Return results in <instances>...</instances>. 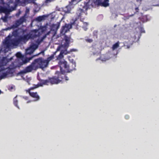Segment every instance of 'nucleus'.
<instances>
[{
	"mask_svg": "<svg viewBox=\"0 0 159 159\" xmlns=\"http://www.w3.org/2000/svg\"><path fill=\"white\" fill-rule=\"evenodd\" d=\"M1 1H2L3 0H1ZM19 1H20V0H16V2H19Z\"/></svg>",
	"mask_w": 159,
	"mask_h": 159,
	"instance_id": "obj_35",
	"label": "nucleus"
},
{
	"mask_svg": "<svg viewBox=\"0 0 159 159\" xmlns=\"http://www.w3.org/2000/svg\"><path fill=\"white\" fill-rule=\"evenodd\" d=\"M86 42L90 43L93 42V40L92 39H86Z\"/></svg>",
	"mask_w": 159,
	"mask_h": 159,
	"instance_id": "obj_25",
	"label": "nucleus"
},
{
	"mask_svg": "<svg viewBox=\"0 0 159 159\" xmlns=\"http://www.w3.org/2000/svg\"><path fill=\"white\" fill-rule=\"evenodd\" d=\"M16 56L17 57L21 58L22 57L21 54L20 52H17L16 54Z\"/></svg>",
	"mask_w": 159,
	"mask_h": 159,
	"instance_id": "obj_21",
	"label": "nucleus"
},
{
	"mask_svg": "<svg viewBox=\"0 0 159 159\" xmlns=\"http://www.w3.org/2000/svg\"><path fill=\"white\" fill-rule=\"evenodd\" d=\"M31 80V78H29V79L27 80V83H29V84H30V83H29V81Z\"/></svg>",
	"mask_w": 159,
	"mask_h": 159,
	"instance_id": "obj_31",
	"label": "nucleus"
},
{
	"mask_svg": "<svg viewBox=\"0 0 159 159\" xmlns=\"http://www.w3.org/2000/svg\"><path fill=\"white\" fill-rule=\"evenodd\" d=\"M55 53L54 55H52L50 57L48 58L47 60H46V61L48 62V63L49 62L53 59L54 58V55L55 54Z\"/></svg>",
	"mask_w": 159,
	"mask_h": 159,
	"instance_id": "obj_19",
	"label": "nucleus"
},
{
	"mask_svg": "<svg viewBox=\"0 0 159 159\" xmlns=\"http://www.w3.org/2000/svg\"><path fill=\"white\" fill-rule=\"evenodd\" d=\"M64 73H61L59 72H57L56 75H57V76H55L54 77L49 78L48 80H43L42 81L40 85L42 86L44 84L48 85L49 84H57L59 83L61 80L65 78L66 80H69V79L67 77L65 76L64 74Z\"/></svg>",
	"mask_w": 159,
	"mask_h": 159,
	"instance_id": "obj_3",
	"label": "nucleus"
},
{
	"mask_svg": "<svg viewBox=\"0 0 159 159\" xmlns=\"http://www.w3.org/2000/svg\"><path fill=\"white\" fill-rule=\"evenodd\" d=\"M23 98L26 100L28 99V98L26 96L23 97Z\"/></svg>",
	"mask_w": 159,
	"mask_h": 159,
	"instance_id": "obj_27",
	"label": "nucleus"
},
{
	"mask_svg": "<svg viewBox=\"0 0 159 159\" xmlns=\"http://www.w3.org/2000/svg\"><path fill=\"white\" fill-rule=\"evenodd\" d=\"M143 18H144V20H142L143 21L145 22H146L148 21V19H147V16H144Z\"/></svg>",
	"mask_w": 159,
	"mask_h": 159,
	"instance_id": "obj_24",
	"label": "nucleus"
},
{
	"mask_svg": "<svg viewBox=\"0 0 159 159\" xmlns=\"http://www.w3.org/2000/svg\"><path fill=\"white\" fill-rule=\"evenodd\" d=\"M59 25L58 23L52 25L51 26V30L48 32L44 36L46 35V37L48 35L52 34V39L55 36L56 31L59 28Z\"/></svg>",
	"mask_w": 159,
	"mask_h": 159,
	"instance_id": "obj_12",
	"label": "nucleus"
},
{
	"mask_svg": "<svg viewBox=\"0 0 159 159\" xmlns=\"http://www.w3.org/2000/svg\"><path fill=\"white\" fill-rule=\"evenodd\" d=\"M108 55V54H107L105 56H104V55L102 56L101 57L100 59L102 61H106V60L109 59L111 57H112L111 56V57H107Z\"/></svg>",
	"mask_w": 159,
	"mask_h": 159,
	"instance_id": "obj_16",
	"label": "nucleus"
},
{
	"mask_svg": "<svg viewBox=\"0 0 159 159\" xmlns=\"http://www.w3.org/2000/svg\"><path fill=\"white\" fill-rule=\"evenodd\" d=\"M29 11V9H27L26 11V12L27 13Z\"/></svg>",
	"mask_w": 159,
	"mask_h": 159,
	"instance_id": "obj_32",
	"label": "nucleus"
},
{
	"mask_svg": "<svg viewBox=\"0 0 159 159\" xmlns=\"http://www.w3.org/2000/svg\"><path fill=\"white\" fill-rule=\"evenodd\" d=\"M119 46V42L114 44L112 47V50H114L117 48Z\"/></svg>",
	"mask_w": 159,
	"mask_h": 159,
	"instance_id": "obj_18",
	"label": "nucleus"
},
{
	"mask_svg": "<svg viewBox=\"0 0 159 159\" xmlns=\"http://www.w3.org/2000/svg\"><path fill=\"white\" fill-rule=\"evenodd\" d=\"M43 19V17L42 16H39L37 18L36 20L38 21H40Z\"/></svg>",
	"mask_w": 159,
	"mask_h": 159,
	"instance_id": "obj_22",
	"label": "nucleus"
},
{
	"mask_svg": "<svg viewBox=\"0 0 159 159\" xmlns=\"http://www.w3.org/2000/svg\"><path fill=\"white\" fill-rule=\"evenodd\" d=\"M32 102V101H31V100H29V101H28L27 102V103H29V102Z\"/></svg>",
	"mask_w": 159,
	"mask_h": 159,
	"instance_id": "obj_34",
	"label": "nucleus"
},
{
	"mask_svg": "<svg viewBox=\"0 0 159 159\" xmlns=\"http://www.w3.org/2000/svg\"><path fill=\"white\" fill-rule=\"evenodd\" d=\"M109 0H96L95 3L98 5L104 7H107L109 6Z\"/></svg>",
	"mask_w": 159,
	"mask_h": 159,
	"instance_id": "obj_14",
	"label": "nucleus"
},
{
	"mask_svg": "<svg viewBox=\"0 0 159 159\" xmlns=\"http://www.w3.org/2000/svg\"><path fill=\"white\" fill-rule=\"evenodd\" d=\"M46 37V35L43 36V38H39L36 41L32 42L30 47L26 50V54H32L38 48L39 45Z\"/></svg>",
	"mask_w": 159,
	"mask_h": 159,
	"instance_id": "obj_6",
	"label": "nucleus"
},
{
	"mask_svg": "<svg viewBox=\"0 0 159 159\" xmlns=\"http://www.w3.org/2000/svg\"><path fill=\"white\" fill-rule=\"evenodd\" d=\"M129 17H130L129 16ZM129 18V17H128V18Z\"/></svg>",
	"mask_w": 159,
	"mask_h": 159,
	"instance_id": "obj_37",
	"label": "nucleus"
},
{
	"mask_svg": "<svg viewBox=\"0 0 159 159\" xmlns=\"http://www.w3.org/2000/svg\"><path fill=\"white\" fill-rule=\"evenodd\" d=\"M37 69V66L35 64L34 61L30 66L27 67L23 71L24 73H26L31 72L33 70H36Z\"/></svg>",
	"mask_w": 159,
	"mask_h": 159,
	"instance_id": "obj_13",
	"label": "nucleus"
},
{
	"mask_svg": "<svg viewBox=\"0 0 159 159\" xmlns=\"http://www.w3.org/2000/svg\"><path fill=\"white\" fill-rule=\"evenodd\" d=\"M17 96H16L14 99V103L15 105L17 107V108H19L17 106V102L18 100L16 99V97Z\"/></svg>",
	"mask_w": 159,
	"mask_h": 159,
	"instance_id": "obj_20",
	"label": "nucleus"
},
{
	"mask_svg": "<svg viewBox=\"0 0 159 159\" xmlns=\"http://www.w3.org/2000/svg\"><path fill=\"white\" fill-rule=\"evenodd\" d=\"M16 7V6H15L14 7H11V8L8 7V8L6 7H2L0 11L1 12L4 13L5 14V16L4 17H2L1 19L3 20V21L6 22L7 21V15L9 14L10 12H11L15 10Z\"/></svg>",
	"mask_w": 159,
	"mask_h": 159,
	"instance_id": "obj_10",
	"label": "nucleus"
},
{
	"mask_svg": "<svg viewBox=\"0 0 159 159\" xmlns=\"http://www.w3.org/2000/svg\"><path fill=\"white\" fill-rule=\"evenodd\" d=\"M25 20V17L23 16L21 17L19 20H17L15 22V23L5 29H2L0 31V35H2V33H3L4 31H7L11 30V29H14L17 28L18 26L22 24Z\"/></svg>",
	"mask_w": 159,
	"mask_h": 159,
	"instance_id": "obj_8",
	"label": "nucleus"
},
{
	"mask_svg": "<svg viewBox=\"0 0 159 159\" xmlns=\"http://www.w3.org/2000/svg\"><path fill=\"white\" fill-rule=\"evenodd\" d=\"M13 57L8 58L7 57H0V80L9 77H11L14 72V69L16 66L12 64V66L11 65L7 67V65L11 60Z\"/></svg>",
	"mask_w": 159,
	"mask_h": 159,
	"instance_id": "obj_2",
	"label": "nucleus"
},
{
	"mask_svg": "<svg viewBox=\"0 0 159 159\" xmlns=\"http://www.w3.org/2000/svg\"><path fill=\"white\" fill-rule=\"evenodd\" d=\"M59 64L60 66L61 73L70 72L74 69L73 68H71L67 64V62L64 60L60 61Z\"/></svg>",
	"mask_w": 159,
	"mask_h": 159,
	"instance_id": "obj_7",
	"label": "nucleus"
},
{
	"mask_svg": "<svg viewBox=\"0 0 159 159\" xmlns=\"http://www.w3.org/2000/svg\"><path fill=\"white\" fill-rule=\"evenodd\" d=\"M134 15L133 14H132L130 15L129 16H133Z\"/></svg>",
	"mask_w": 159,
	"mask_h": 159,
	"instance_id": "obj_36",
	"label": "nucleus"
},
{
	"mask_svg": "<svg viewBox=\"0 0 159 159\" xmlns=\"http://www.w3.org/2000/svg\"><path fill=\"white\" fill-rule=\"evenodd\" d=\"M34 61L35 64L37 65V69L39 67L43 69L47 67L48 66V62L46 61V60L42 58L36 59Z\"/></svg>",
	"mask_w": 159,
	"mask_h": 159,
	"instance_id": "obj_9",
	"label": "nucleus"
},
{
	"mask_svg": "<svg viewBox=\"0 0 159 159\" xmlns=\"http://www.w3.org/2000/svg\"><path fill=\"white\" fill-rule=\"evenodd\" d=\"M43 80H42L41 81V82L39 84H38V85H36V86L34 87H33L30 88V89H29L28 90H26V92H28L29 93L30 95V96L34 98H35L34 100V101H36L38 100H39V96L37 94V93L36 92L34 93V92H32L30 91V90L31 89H34L35 88H37L39 86H43V85H45L44 84L42 86L40 85V84H41V83L42 82V81Z\"/></svg>",
	"mask_w": 159,
	"mask_h": 159,
	"instance_id": "obj_11",
	"label": "nucleus"
},
{
	"mask_svg": "<svg viewBox=\"0 0 159 159\" xmlns=\"http://www.w3.org/2000/svg\"><path fill=\"white\" fill-rule=\"evenodd\" d=\"M77 51V50L76 49H71L70 50V52H72L73 51L75 52V51Z\"/></svg>",
	"mask_w": 159,
	"mask_h": 159,
	"instance_id": "obj_30",
	"label": "nucleus"
},
{
	"mask_svg": "<svg viewBox=\"0 0 159 159\" xmlns=\"http://www.w3.org/2000/svg\"><path fill=\"white\" fill-rule=\"evenodd\" d=\"M143 0H136V2L139 3V5L141 4V2Z\"/></svg>",
	"mask_w": 159,
	"mask_h": 159,
	"instance_id": "obj_26",
	"label": "nucleus"
},
{
	"mask_svg": "<svg viewBox=\"0 0 159 159\" xmlns=\"http://www.w3.org/2000/svg\"><path fill=\"white\" fill-rule=\"evenodd\" d=\"M135 10H136L137 11H138V10H139V8L138 7H136L135 8Z\"/></svg>",
	"mask_w": 159,
	"mask_h": 159,
	"instance_id": "obj_33",
	"label": "nucleus"
},
{
	"mask_svg": "<svg viewBox=\"0 0 159 159\" xmlns=\"http://www.w3.org/2000/svg\"><path fill=\"white\" fill-rule=\"evenodd\" d=\"M33 57H30L29 58H27L26 59L25 61L24 62V63H27L28 62H29L30 60H31Z\"/></svg>",
	"mask_w": 159,
	"mask_h": 159,
	"instance_id": "obj_23",
	"label": "nucleus"
},
{
	"mask_svg": "<svg viewBox=\"0 0 159 159\" xmlns=\"http://www.w3.org/2000/svg\"><path fill=\"white\" fill-rule=\"evenodd\" d=\"M68 58L69 59V60L72 63V66H73L72 68H73V69H75V62L74 61V60H73V59H71V58L70 57H68Z\"/></svg>",
	"mask_w": 159,
	"mask_h": 159,
	"instance_id": "obj_17",
	"label": "nucleus"
},
{
	"mask_svg": "<svg viewBox=\"0 0 159 159\" xmlns=\"http://www.w3.org/2000/svg\"><path fill=\"white\" fill-rule=\"evenodd\" d=\"M87 25V23L84 22L81 20L78 21L76 20L73 23L71 24H66L64 26H63L61 29V33L63 34H65L71 28L72 26H74L76 29L78 28V26L82 27L85 30H86L87 29L86 27Z\"/></svg>",
	"mask_w": 159,
	"mask_h": 159,
	"instance_id": "obj_4",
	"label": "nucleus"
},
{
	"mask_svg": "<svg viewBox=\"0 0 159 159\" xmlns=\"http://www.w3.org/2000/svg\"><path fill=\"white\" fill-rule=\"evenodd\" d=\"M70 40V38L65 36V39L62 40L61 46H59L57 49V51L61 50L59 55L57 57V60H60L63 57V54H66L68 52L66 49L69 47Z\"/></svg>",
	"mask_w": 159,
	"mask_h": 159,
	"instance_id": "obj_5",
	"label": "nucleus"
},
{
	"mask_svg": "<svg viewBox=\"0 0 159 159\" xmlns=\"http://www.w3.org/2000/svg\"><path fill=\"white\" fill-rule=\"evenodd\" d=\"M75 4L74 3H72V1L70 4L67 6H66L64 9V11L66 13H69L71 10V5Z\"/></svg>",
	"mask_w": 159,
	"mask_h": 159,
	"instance_id": "obj_15",
	"label": "nucleus"
},
{
	"mask_svg": "<svg viewBox=\"0 0 159 159\" xmlns=\"http://www.w3.org/2000/svg\"><path fill=\"white\" fill-rule=\"evenodd\" d=\"M45 29L44 27L38 30H34L26 34H24V32L22 31H14L11 35L9 34L3 42L0 50V54L6 53L10 50L11 48L18 46L22 42L25 43L30 39H34L36 37H39Z\"/></svg>",
	"mask_w": 159,
	"mask_h": 159,
	"instance_id": "obj_1",
	"label": "nucleus"
},
{
	"mask_svg": "<svg viewBox=\"0 0 159 159\" xmlns=\"http://www.w3.org/2000/svg\"><path fill=\"white\" fill-rule=\"evenodd\" d=\"M129 17H130L129 16ZM129 18V17H128V18Z\"/></svg>",
	"mask_w": 159,
	"mask_h": 159,
	"instance_id": "obj_38",
	"label": "nucleus"
},
{
	"mask_svg": "<svg viewBox=\"0 0 159 159\" xmlns=\"http://www.w3.org/2000/svg\"><path fill=\"white\" fill-rule=\"evenodd\" d=\"M53 0H46V3H48V2H51Z\"/></svg>",
	"mask_w": 159,
	"mask_h": 159,
	"instance_id": "obj_28",
	"label": "nucleus"
},
{
	"mask_svg": "<svg viewBox=\"0 0 159 159\" xmlns=\"http://www.w3.org/2000/svg\"><path fill=\"white\" fill-rule=\"evenodd\" d=\"M125 118L126 119H128L129 118V116L128 115H126L125 116Z\"/></svg>",
	"mask_w": 159,
	"mask_h": 159,
	"instance_id": "obj_29",
	"label": "nucleus"
}]
</instances>
